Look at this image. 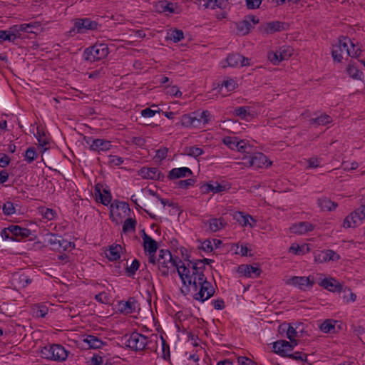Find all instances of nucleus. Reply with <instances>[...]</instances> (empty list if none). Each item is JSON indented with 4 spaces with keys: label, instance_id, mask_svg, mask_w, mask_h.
Instances as JSON below:
<instances>
[{
    "label": "nucleus",
    "instance_id": "69168bd1",
    "mask_svg": "<svg viewBox=\"0 0 365 365\" xmlns=\"http://www.w3.org/2000/svg\"><path fill=\"white\" fill-rule=\"evenodd\" d=\"M262 0H245L246 6L249 9H255L259 7Z\"/></svg>",
    "mask_w": 365,
    "mask_h": 365
},
{
    "label": "nucleus",
    "instance_id": "4468645a",
    "mask_svg": "<svg viewBox=\"0 0 365 365\" xmlns=\"http://www.w3.org/2000/svg\"><path fill=\"white\" fill-rule=\"evenodd\" d=\"M340 258L339 255L331 250L320 251L314 255V260L319 263L327 261H336Z\"/></svg>",
    "mask_w": 365,
    "mask_h": 365
},
{
    "label": "nucleus",
    "instance_id": "7ed1b4c3",
    "mask_svg": "<svg viewBox=\"0 0 365 365\" xmlns=\"http://www.w3.org/2000/svg\"><path fill=\"white\" fill-rule=\"evenodd\" d=\"M121 342L126 347L135 351L152 349L149 346L151 341H149L147 336L137 331L123 336L121 339Z\"/></svg>",
    "mask_w": 365,
    "mask_h": 365
},
{
    "label": "nucleus",
    "instance_id": "8fccbe9b",
    "mask_svg": "<svg viewBox=\"0 0 365 365\" xmlns=\"http://www.w3.org/2000/svg\"><path fill=\"white\" fill-rule=\"evenodd\" d=\"M196 180L193 178H188L186 180H180L175 182L176 186L181 189H187L190 186H193Z\"/></svg>",
    "mask_w": 365,
    "mask_h": 365
},
{
    "label": "nucleus",
    "instance_id": "4c0bfd02",
    "mask_svg": "<svg viewBox=\"0 0 365 365\" xmlns=\"http://www.w3.org/2000/svg\"><path fill=\"white\" fill-rule=\"evenodd\" d=\"M252 28V25L245 19L237 24V30L242 35L247 34Z\"/></svg>",
    "mask_w": 365,
    "mask_h": 365
},
{
    "label": "nucleus",
    "instance_id": "e2e57ef3",
    "mask_svg": "<svg viewBox=\"0 0 365 365\" xmlns=\"http://www.w3.org/2000/svg\"><path fill=\"white\" fill-rule=\"evenodd\" d=\"M237 83L235 82V81L230 78L223 81V82L222 83L221 89L222 88V87H225L227 91H232L235 89Z\"/></svg>",
    "mask_w": 365,
    "mask_h": 365
},
{
    "label": "nucleus",
    "instance_id": "4d7b16f0",
    "mask_svg": "<svg viewBox=\"0 0 365 365\" xmlns=\"http://www.w3.org/2000/svg\"><path fill=\"white\" fill-rule=\"evenodd\" d=\"M111 210L113 211V209H114L115 207L116 209H121L122 210H123L125 212L126 211H130V209L129 207V204L128 202H120V201H118V200H115L114 201L113 203H111Z\"/></svg>",
    "mask_w": 365,
    "mask_h": 365
},
{
    "label": "nucleus",
    "instance_id": "9b49d317",
    "mask_svg": "<svg viewBox=\"0 0 365 365\" xmlns=\"http://www.w3.org/2000/svg\"><path fill=\"white\" fill-rule=\"evenodd\" d=\"M95 196L98 202H101L104 205H108L112 199L110 192L106 188H103V185L98 183L95 186Z\"/></svg>",
    "mask_w": 365,
    "mask_h": 365
},
{
    "label": "nucleus",
    "instance_id": "423d86ee",
    "mask_svg": "<svg viewBox=\"0 0 365 365\" xmlns=\"http://www.w3.org/2000/svg\"><path fill=\"white\" fill-rule=\"evenodd\" d=\"M243 164L247 166L260 168L271 165L272 163L268 162L267 156L262 153H255L249 156L242 158Z\"/></svg>",
    "mask_w": 365,
    "mask_h": 365
},
{
    "label": "nucleus",
    "instance_id": "c85d7f7f",
    "mask_svg": "<svg viewBox=\"0 0 365 365\" xmlns=\"http://www.w3.org/2000/svg\"><path fill=\"white\" fill-rule=\"evenodd\" d=\"M136 300L133 297H130L129 299L125 302H121L119 304L120 311L125 314H131L135 311Z\"/></svg>",
    "mask_w": 365,
    "mask_h": 365
},
{
    "label": "nucleus",
    "instance_id": "37998d69",
    "mask_svg": "<svg viewBox=\"0 0 365 365\" xmlns=\"http://www.w3.org/2000/svg\"><path fill=\"white\" fill-rule=\"evenodd\" d=\"M240 59H242V55L240 53H231L229 54L226 58L229 66L237 67L240 64Z\"/></svg>",
    "mask_w": 365,
    "mask_h": 365
},
{
    "label": "nucleus",
    "instance_id": "338daca9",
    "mask_svg": "<svg viewBox=\"0 0 365 365\" xmlns=\"http://www.w3.org/2000/svg\"><path fill=\"white\" fill-rule=\"evenodd\" d=\"M344 289H346V292L344 293V299L346 302H354L356 299V295L351 292L349 288L346 287Z\"/></svg>",
    "mask_w": 365,
    "mask_h": 365
},
{
    "label": "nucleus",
    "instance_id": "79ce46f5",
    "mask_svg": "<svg viewBox=\"0 0 365 365\" xmlns=\"http://www.w3.org/2000/svg\"><path fill=\"white\" fill-rule=\"evenodd\" d=\"M35 136L37 138L39 146L43 148V152L46 151L47 150V148H44V146L48 144L49 141L44 132L39 129H37V133L36 135H35Z\"/></svg>",
    "mask_w": 365,
    "mask_h": 365
},
{
    "label": "nucleus",
    "instance_id": "13d9d810",
    "mask_svg": "<svg viewBox=\"0 0 365 365\" xmlns=\"http://www.w3.org/2000/svg\"><path fill=\"white\" fill-rule=\"evenodd\" d=\"M162 344V357L165 359H170V346L166 343L165 340L161 336Z\"/></svg>",
    "mask_w": 365,
    "mask_h": 365
},
{
    "label": "nucleus",
    "instance_id": "cd10ccee",
    "mask_svg": "<svg viewBox=\"0 0 365 365\" xmlns=\"http://www.w3.org/2000/svg\"><path fill=\"white\" fill-rule=\"evenodd\" d=\"M290 281L292 284L298 286L302 289H304L305 287H312L314 284L309 277H293Z\"/></svg>",
    "mask_w": 365,
    "mask_h": 365
},
{
    "label": "nucleus",
    "instance_id": "a211bd4d",
    "mask_svg": "<svg viewBox=\"0 0 365 365\" xmlns=\"http://www.w3.org/2000/svg\"><path fill=\"white\" fill-rule=\"evenodd\" d=\"M52 351V354L54 356L52 360L56 361H63L66 360L69 353L63 346L56 344H53Z\"/></svg>",
    "mask_w": 365,
    "mask_h": 365
},
{
    "label": "nucleus",
    "instance_id": "2eb2a0df",
    "mask_svg": "<svg viewBox=\"0 0 365 365\" xmlns=\"http://www.w3.org/2000/svg\"><path fill=\"white\" fill-rule=\"evenodd\" d=\"M8 230L11 232L14 241H20L22 239L28 237L31 233L30 230L18 225H11L8 227Z\"/></svg>",
    "mask_w": 365,
    "mask_h": 365
},
{
    "label": "nucleus",
    "instance_id": "58836bf2",
    "mask_svg": "<svg viewBox=\"0 0 365 365\" xmlns=\"http://www.w3.org/2000/svg\"><path fill=\"white\" fill-rule=\"evenodd\" d=\"M309 121L311 124L325 125L331 122V118L329 115L323 114L317 118H311Z\"/></svg>",
    "mask_w": 365,
    "mask_h": 365
},
{
    "label": "nucleus",
    "instance_id": "f257e3e1",
    "mask_svg": "<svg viewBox=\"0 0 365 365\" xmlns=\"http://www.w3.org/2000/svg\"><path fill=\"white\" fill-rule=\"evenodd\" d=\"M180 278L185 289H181V292L187 295L192 289L195 292L193 299L200 302L211 298L215 293V289L211 282L207 281L205 274L201 272L191 273L186 275L185 273L180 274Z\"/></svg>",
    "mask_w": 365,
    "mask_h": 365
},
{
    "label": "nucleus",
    "instance_id": "393cba45",
    "mask_svg": "<svg viewBox=\"0 0 365 365\" xmlns=\"http://www.w3.org/2000/svg\"><path fill=\"white\" fill-rule=\"evenodd\" d=\"M83 341L88 344L89 349H101L103 346L106 345V342L103 341L98 337L93 335H87Z\"/></svg>",
    "mask_w": 365,
    "mask_h": 365
},
{
    "label": "nucleus",
    "instance_id": "ea45409f",
    "mask_svg": "<svg viewBox=\"0 0 365 365\" xmlns=\"http://www.w3.org/2000/svg\"><path fill=\"white\" fill-rule=\"evenodd\" d=\"M346 71L349 76L354 79L360 80L363 76V72L354 65L349 64L346 68Z\"/></svg>",
    "mask_w": 365,
    "mask_h": 365
},
{
    "label": "nucleus",
    "instance_id": "e433bc0d",
    "mask_svg": "<svg viewBox=\"0 0 365 365\" xmlns=\"http://www.w3.org/2000/svg\"><path fill=\"white\" fill-rule=\"evenodd\" d=\"M195 118H193V113L190 114H184L181 117L180 125L184 127H194L197 128L195 125Z\"/></svg>",
    "mask_w": 365,
    "mask_h": 365
},
{
    "label": "nucleus",
    "instance_id": "c03bdc74",
    "mask_svg": "<svg viewBox=\"0 0 365 365\" xmlns=\"http://www.w3.org/2000/svg\"><path fill=\"white\" fill-rule=\"evenodd\" d=\"M284 327H287V337L289 340H292V339H294L297 336L298 327H294L290 324H284L280 326V328L284 330V328H283Z\"/></svg>",
    "mask_w": 365,
    "mask_h": 365
},
{
    "label": "nucleus",
    "instance_id": "a19ab883",
    "mask_svg": "<svg viewBox=\"0 0 365 365\" xmlns=\"http://www.w3.org/2000/svg\"><path fill=\"white\" fill-rule=\"evenodd\" d=\"M184 38V34L182 30L175 29L168 33L167 39H170L175 43L180 41Z\"/></svg>",
    "mask_w": 365,
    "mask_h": 365
},
{
    "label": "nucleus",
    "instance_id": "49530a36",
    "mask_svg": "<svg viewBox=\"0 0 365 365\" xmlns=\"http://www.w3.org/2000/svg\"><path fill=\"white\" fill-rule=\"evenodd\" d=\"M38 154L34 147H29L25 152L24 158L28 163H31L37 158Z\"/></svg>",
    "mask_w": 365,
    "mask_h": 365
},
{
    "label": "nucleus",
    "instance_id": "0e129e2a",
    "mask_svg": "<svg viewBox=\"0 0 365 365\" xmlns=\"http://www.w3.org/2000/svg\"><path fill=\"white\" fill-rule=\"evenodd\" d=\"M123 162L124 160L121 157L111 155L108 156V163L110 165L118 166L120 165Z\"/></svg>",
    "mask_w": 365,
    "mask_h": 365
},
{
    "label": "nucleus",
    "instance_id": "f8f14e48",
    "mask_svg": "<svg viewBox=\"0 0 365 365\" xmlns=\"http://www.w3.org/2000/svg\"><path fill=\"white\" fill-rule=\"evenodd\" d=\"M319 285L323 288L332 292H346V289H343V285L334 278H324L319 282Z\"/></svg>",
    "mask_w": 365,
    "mask_h": 365
},
{
    "label": "nucleus",
    "instance_id": "de8ad7c7",
    "mask_svg": "<svg viewBox=\"0 0 365 365\" xmlns=\"http://www.w3.org/2000/svg\"><path fill=\"white\" fill-rule=\"evenodd\" d=\"M139 267H140L139 260L135 259L133 261V262L130 267L126 265V267H125L127 275L130 277H133L135 275L136 271L139 269Z\"/></svg>",
    "mask_w": 365,
    "mask_h": 365
},
{
    "label": "nucleus",
    "instance_id": "39448f33",
    "mask_svg": "<svg viewBox=\"0 0 365 365\" xmlns=\"http://www.w3.org/2000/svg\"><path fill=\"white\" fill-rule=\"evenodd\" d=\"M100 27H101V24L96 21L91 20L90 18L76 19H75L74 26L69 33L83 34L87 30H98Z\"/></svg>",
    "mask_w": 365,
    "mask_h": 365
},
{
    "label": "nucleus",
    "instance_id": "473e14b6",
    "mask_svg": "<svg viewBox=\"0 0 365 365\" xmlns=\"http://www.w3.org/2000/svg\"><path fill=\"white\" fill-rule=\"evenodd\" d=\"M209 225V229L211 232H215L220 230L225 225L222 219L212 218L207 222Z\"/></svg>",
    "mask_w": 365,
    "mask_h": 365
},
{
    "label": "nucleus",
    "instance_id": "052dcab7",
    "mask_svg": "<svg viewBox=\"0 0 365 365\" xmlns=\"http://www.w3.org/2000/svg\"><path fill=\"white\" fill-rule=\"evenodd\" d=\"M23 27V31L25 33H35L32 29H38L40 27L39 22H34L29 24H21Z\"/></svg>",
    "mask_w": 365,
    "mask_h": 365
},
{
    "label": "nucleus",
    "instance_id": "7c9ffc66",
    "mask_svg": "<svg viewBox=\"0 0 365 365\" xmlns=\"http://www.w3.org/2000/svg\"><path fill=\"white\" fill-rule=\"evenodd\" d=\"M14 281L19 287H26L32 282V279L26 273L17 274L14 277Z\"/></svg>",
    "mask_w": 365,
    "mask_h": 365
},
{
    "label": "nucleus",
    "instance_id": "a878e982",
    "mask_svg": "<svg viewBox=\"0 0 365 365\" xmlns=\"http://www.w3.org/2000/svg\"><path fill=\"white\" fill-rule=\"evenodd\" d=\"M110 147L111 143L109 140L104 139H96L93 140L90 148L95 151H106L110 150Z\"/></svg>",
    "mask_w": 365,
    "mask_h": 365
},
{
    "label": "nucleus",
    "instance_id": "f3484780",
    "mask_svg": "<svg viewBox=\"0 0 365 365\" xmlns=\"http://www.w3.org/2000/svg\"><path fill=\"white\" fill-rule=\"evenodd\" d=\"M192 171L186 167L173 168L169 171L168 178L170 180L192 175Z\"/></svg>",
    "mask_w": 365,
    "mask_h": 365
},
{
    "label": "nucleus",
    "instance_id": "b1692460",
    "mask_svg": "<svg viewBox=\"0 0 365 365\" xmlns=\"http://www.w3.org/2000/svg\"><path fill=\"white\" fill-rule=\"evenodd\" d=\"M123 247L120 245L113 244L106 252V256L110 261H116L120 259Z\"/></svg>",
    "mask_w": 365,
    "mask_h": 365
},
{
    "label": "nucleus",
    "instance_id": "1a4fd4ad",
    "mask_svg": "<svg viewBox=\"0 0 365 365\" xmlns=\"http://www.w3.org/2000/svg\"><path fill=\"white\" fill-rule=\"evenodd\" d=\"M48 244L53 250L65 251L71 246V242L64 240L61 235L48 234Z\"/></svg>",
    "mask_w": 365,
    "mask_h": 365
},
{
    "label": "nucleus",
    "instance_id": "864d4df0",
    "mask_svg": "<svg viewBox=\"0 0 365 365\" xmlns=\"http://www.w3.org/2000/svg\"><path fill=\"white\" fill-rule=\"evenodd\" d=\"M53 344H49L48 346H43L41 350V354L42 358L52 360L53 357H54L52 354L53 351Z\"/></svg>",
    "mask_w": 365,
    "mask_h": 365
},
{
    "label": "nucleus",
    "instance_id": "6e6552de",
    "mask_svg": "<svg viewBox=\"0 0 365 365\" xmlns=\"http://www.w3.org/2000/svg\"><path fill=\"white\" fill-rule=\"evenodd\" d=\"M182 255L184 261L187 262V263L182 262V261L178 257H173L172 260L170 262L171 266L175 267L176 268V270L178 272V275L180 276L182 273L187 274V275H190L192 273V267L191 264H190V262L191 260L189 259L190 255H186L185 257L183 252L182 251Z\"/></svg>",
    "mask_w": 365,
    "mask_h": 365
},
{
    "label": "nucleus",
    "instance_id": "4be33fe9",
    "mask_svg": "<svg viewBox=\"0 0 365 365\" xmlns=\"http://www.w3.org/2000/svg\"><path fill=\"white\" fill-rule=\"evenodd\" d=\"M143 247L145 252H148L149 254H155L158 250V244L155 240L148 236L144 230H143Z\"/></svg>",
    "mask_w": 365,
    "mask_h": 365
},
{
    "label": "nucleus",
    "instance_id": "f704fd0d",
    "mask_svg": "<svg viewBox=\"0 0 365 365\" xmlns=\"http://www.w3.org/2000/svg\"><path fill=\"white\" fill-rule=\"evenodd\" d=\"M233 217L234 219L243 227L247 226V225H250L249 222L250 218L251 220H253L252 216H250V215H245L242 212H235Z\"/></svg>",
    "mask_w": 365,
    "mask_h": 365
},
{
    "label": "nucleus",
    "instance_id": "bb28decb",
    "mask_svg": "<svg viewBox=\"0 0 365 365\" xmlns=\"http://www.w3.org/2000/svg\"><path fill=\"white\" fill-rule=\"evenodd\" d=\"M351 221H354L356 226H359L365 220V205H361L360 207L350 214Z\"/></svg>",
    "mask_w": 365,
    "mask_h": 365
},
{
    "label": "nucleus",
    "instance_id": "5fc2aeb1",
    "mask_svg": "<svg viewBox=\"0 0 365 365\" xmlns=\"http://www.w3.org/2000/svg\"><path fill=\"white\" fill-rule=\"evenodd\" d=\"M34 314L36 317H44L48 313V308L43 305H36L33 309Z\"/></svg>",
    "mask_w": 365,
    "mask_h": 365
},
{
    "label": "nucleus",
    "instance_id": "dca6fc26",
    "mask_svg": "<svg viewBox=\"0 0 365 365\" xmlns=\"http://www.w3.org/2000/svg\"><path fill=\"white\" fill-rule=\"evenodd\" d=\"M314 225L309 222H300L292 225L289 230L292 233L304 235L314 229Z\"/></svg>",
    "mask_w": 365,
    "mask_h": 365
},
{
    "label": "nucleus",
    "instance_id": "09e8293b",
    "mask_svg": "<svg viewBox=\"0 0 365 365\" xmlns=\"http://www.w3.org/2000/svg\"><path fill=\"white\" fill-rule=\"evenodd\" d=\"M186 154L189 156L197 158L202 154H203L204 151L202 148H198L197 146H190L185 148Z\"/></svg>",
    "mask_w": 365,
    "mask_h": 365
},
{
    "label": "nucleus",
    "instance_id": "72a5a7b5",
    "mask_svg": "<svg viewBox=\"0 0 365 365\" xmlns=\"http://www.w3.org/2000/svg\"><path fill=\"white\" fill-rule=\"evenodd\" d=\"M336 322V321L333 319H327L320 325V330L324 333H334Z\"/></svg>",
    "mask_w": 365,
    "mask_h": 365
},
{
    "label": "nucleus",
    "instance_id": "680f3d73",
    "mask_svg": "<svg viewBox=\"0 0 365 365\" xmlns=\"http://www.w3.org/2000/svg\"><path fill=\"white\" fill-rule=\"evenodd\" d=\"M2 210L4 214L6 215H11L16 212L14 204L11 202H6L4 203Z\"/></svg>",
    "mask_w": 365,
    "mask_h": 365
},
{
    "label": "nucleus",
    "instance_id": "5701e85b",
    "mask_svg": "<svg viewBox=\"0 0 365 365\" xmlns=\"http://www.w3.org/2000/svg\"><path fill=\"white\" fill-rule=\"evenodd\" d=\"M289 25L285 22L271 21L266 24L264 30L267 34H273L277 31H284L287 29Z\"/></svg>",
    "mask_w": 365,
    "mask_h": 365
},
{
    "label": "nucleus",
    "instance_id": "bf43d9fd",
    "mask_svg": "<svg viewBox=\"0 0 365 365\" xmlns=\"http://www.w3.org/2000/svg\"><path fill=\"white\" fill-rule=\"evenodd\" d=\"M210 183V190L214 193H219L226 190V186L220 185L217 182H211Z\"/></svg>",
    "mask_w": 365,
    "mask_h": 365
},
{
    "label": "nucleus",
    "instance_id": "603ef678",
    "mask_svg": "<svg viewBox=\"0 0 365 365\" xmlns=\"http://www.w3.org/2000/svg\"><path fill=\"white\" fill-rule=\"evenodd\" d=\"M307 354L300 352V351H295L293 354H287L285 357L289 358L296 361H303L306 362L307 361Z\"/></svg>",
    "mask_w": 365,
    "mask_h": 365
},
{
    "label": "nucleus",
    "instance_id": "6e6d98bb",
    "mask_svg": "<svg viewBox=\"0 0 365 365\" xmlns=\"http://www.w3.org/2000/svg\"><path fill=\"white\" fill-rule=\"evenodd\" d=\"M41 212L42 217L48 220H53L56 215V211L50 208L43 207Z\"/></svg>",
    "mask_w": 365,
    "mask_h": 365
},
{
    "label": "nucleus",
    "instance_id": "6ab92c4d",
    "mask_svg": "<svg viewBox=\"0 0 365 365\" xmlns=\"http://www.w3.org/2000/svg\"><path fill=\"white\" fill-rule=\"evenodd\" d=\"M193 118H195V125L200 128L201 124L203 125L207 124L211 119V114L209 110H205L202 112L199 110L193 112Z\"/></svg>",
    "mask_w": 365,
    "mask_h": 365
},
{
    "label": "nucleus",
    "instance_id": "774afa93",
    "mask_svg": "<svg viewBox=\"0 0 365 365\" xmlns=\"http://www.w3.org/2000/svg\"><path fill=\"white\" fill-rule=\"evenodd\" d=\"M237 361L240 365H257L255 362L246 356H240L238 357Z\"/></svg>",
    "mask_w": 365,
    "mask_h": 365
},
{
    "label": "nucleus",
    "instance_id": "f03ea898",
    "mask_svg": "<svg viewBox=\"0 0 365 365\" xmlns=\"http://www.w3.org/2000/svg\"><path fill=\"white\" fill-rule=\"evenodd\" d=\"M354 44L350 38L346 36H341L339 38V43L333 46V48L331 51V56L334 61L341 62L343 56V51H346L347 55L354 57L358 56L361 53V50L357 49L356 51L354 50Z\"/></svg>",
    "mask_w": 365,
    "mask_h": 365
},
{
    "label": "nucleus",
    "instance_id": "9d476101",
    "mask_svg": "<svg viewBox=\"0 0 365 365\" xmlns=\"http://www.w3.org/2000/svg\"><path fill=\"white\" fill-rule=\"evenodd\" d=\"M138 173L144 179L153 180H163L165 177L163 173L157 168L143 167L139 170Z\"/></svg>",
    "mask_w": 365,
    "mask_h": 365
},
{
    "label": "nucleus",
    "instance_id": "3c124183",
    "mask_svg": "<svg viewBox=\"0 0 365 365\" xmlns=\"http://www.w3.org/2000/svg\"><path fill=\"white\" fill-rule=\"evenodd\" d=\"M223 143L232 150H235V148H237L240 144L244 143L243 141H237V139L232 137H225L223 139Z\"/></svg>",
    "mask_w": 365,
    "mask_h": 365
},
{
    "label": "nucleus",
    "instance_id": "412c9836",
    "mask_svg": "<svg viewBox=\"0 0 365 365\" xmlns=\"http://www.w3.org/2000/svg\"><path fill=\"white\" fill-rule=\"evenodd\" d=\"M213 262L214 260L207 258H204L202 259L191 260V262H190V264H191L192 265V273L195 272V274H197V272H200V269L201 272L204 273L205 270V265L210 264Z\"/></svg>",
    "mask_w": 365,
    "mask_h": 365
},
{
    "label": "nucleus",
    "instance_id": "0eeeda50",
    "mask_svg": "<svg viewBox=\"0 0 365 365\" xmlns=\"http://www.w3.org/2000/svg\"><path fill=\"white\" fill-rule=\"evenodd\" d=\"M172 260V254L168 250H160L159 252L157 264L158 270L161 276L168 277L169 275V269L170 261Z\"/></svg>",
    "mask_w": 365,
    "mask_h": 365
},
{
    "label": "nucleus",
    "instance_id": "c756f323",
    "mask_svg": "<svg viewBox=\"0 0 365 365\" xmlns=\"http://www.w3.org/2000/svg\"><path fill=\"white\" fill-rule=\"evenodd\" d=\"M8 31L9 36H11L10 42H12L14 43H16V40L18 38H24V37L22 36V32L23 27L21 25H14L11 27L9 28Z\"/></svg>",
    "mask_w": 365,
    "mask_h": 365
},
{
    "label": "nucleus",
    "instance_id": "a18cd8bd",
    "mask_svg": "<svg viewBox=\"0 0 365 365\" xmlns=\"http://www.w3.org/2000/svg\"><path fill=\"white\" fill-rule=\"evenodd\" d=\"M137 222L135 219L128 218L125 220L123 225V231L125 233L135 230Z\"/></svg>",
    "mask_w": 365,
    "mask_h": 365
},
{
    "label": "nucleus",
    "instance_id": "ddd939ff",
    "mask_svg": "<svg viewBox=\"0 0 365 365\" xmlns=\"http://www.w3.org/2000/svg\"><path fill=\"white\" fill-rule=\"evenodd\" d=\"M292 350L293 345L286 340H277L273 343V351L282 357H285Z\"/></svg>",
    "mask_w": 365,
    "mask_h": 365
},
{
    "label": "nucleus",
    "instance_id": "20e7f679",
    "mask_svg": "<svg viewBox=\"0 0 365 365\" xmlns=\"http://www.w3.org/2000/svg\"><path fill=\"white\" fill-rule=\"evenodd\" d=\"M108 53V46L100 43L85 49L83 55L86 61L93 62L106 58Z\"/></svg>",
    "mask_w": 365,
    "mask_h": 365
},
{
    "label": "nucleus",
    "instance_id": "c9c22d12",
    "mask_svg": "<svg viewBox=\"0 0 365 365\" xmlns=\"http://www.w3.org/2000/svg\"><path fill=\"white\" fill-rule=\"evenodd\" d=\"M293 48L291 46H283L278 49L279 61L287 60L293 53Z\"/></svg>",
    "mask_w": 365,
    "mask_h": 365
},
{
    "label": "nucleus",
    "instance_id": "aec40b11",
    "mask_svg": "<svg viewBox=\"0 0 365 365\" xmlns=\"http://www.w3.org/2000/svg\"><path fill=\"white\" fill-rule=\"evenodd\" d=\"M238 272L243 274L247 277H259L262 272L261 269L259 267H255L253 265L242 264L238 267Z\"/></svg>",
    "mask_w": 365,
    "mask_h": 365
},
{
    "label": "nucleus",
    "instance_id": "2f4dec72",
    "mask_svg": "<svg viewBox=\"0 0 365 365\" xmlns=\"http://www.w3.org/2000/svg\"><path fill=\"white\" fill-rule=\"evenodd\" d=\"M318 205L324 211H331L336 209L337 203L328 198H321L318 200Z\"/></svg>",
    "mask_w": 365,
    "mask_h": 365
}]
</instances>
